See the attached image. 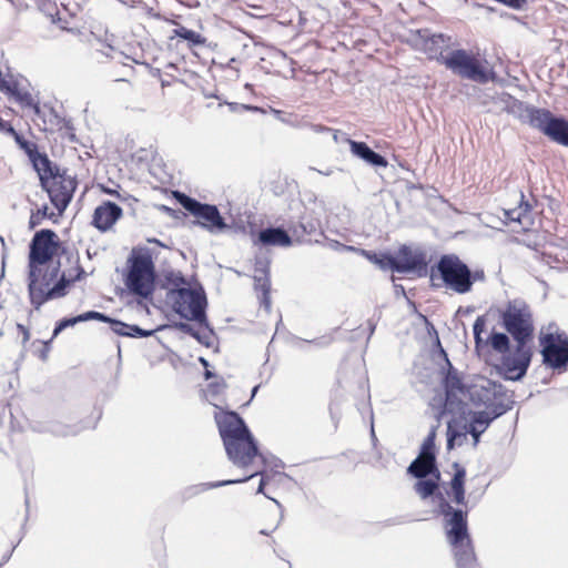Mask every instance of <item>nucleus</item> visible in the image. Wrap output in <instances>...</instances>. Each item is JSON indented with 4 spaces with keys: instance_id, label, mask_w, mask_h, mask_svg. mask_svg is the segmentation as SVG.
Returning a JSON list of instances; mask_svg holds the SVG:
<instances>
[{
    "instance_id": "dca6fc26",
    "label": "nucleus",
    "mask_w": 568,
    "mask_h": 568,
    "mask_svg": "<svg viewBox=\"0 0 568 568\" xmlns=\"http://www.w3.org/2000/svg\"><path fill=\"white\" fill-rule=\"evenodd\" d=\"M390 270L405 273L409 271H424L427 266L426 255L420 250L403 246L397 257L387 258Z\"/></svg>"
},
{
    "instance_id": "79ce46f5",
    "label": "nucleus",
    "mask_w": 568,
    "mask_h": 568,
    "mask_svg": "<svg viewBox=\"0 0 568 568\" xmlns=\"http://www.w3.org/2000/svg\"><path fill=\"white\" fill-rule=\"evenodd\" d=\"M485 318L483 316H478L473 325L474 335H481L485 329Z\"/></svg>"
},
{
    "instance_id": "6ab92c4d",
    "label": "nucleus",
    "mask_w": 568,
    "mask_h": 568,
    "mask_svg": "<svg viewBox=\"0 0 568 568\" xmlns=\"http://www.w3.org/2000/svg\"><path fill=\"white\" fill-rule=\"evenodd\" d=\"M347 141L349 143L352 153L357 158L364 160L373 166H387V160L373 151L365 142H357L349 139Z\"/></svg>"
},
{
    "instance_id": "052dcab7",
    "label": "nucleus",
    "mask_w": 568,
    "mask_h": 568,
    "mask_svg": "<svg viewBox=\"0 0 568 568\" xmlns=\"http://www.w3.org/2000/svg\"><path fill=\"white\" fill-rule=\"evenodd\" d=\"M105 192H106V193H109V194H113V193H114V192H113V191H111V190H105Z\"/></svg>"
},
{
    "instance_id": "9d476101",
    "label": "nucleus",
    "mask_w": 568,
    "mask_h": 568,
    "mask_svg": "<svg viewBox=\"0 0 568 568\" xmlns=\"http://www.w3.org/2000/svg\"><path fill=\"white\" fill-rule=\"evenodd\" d=\"M436 271L446 288L458 294L470 292V270L457 255H443L436 265Z\"/></svg>"
},
{
    "instance_id": "9b49d317",
    "label": "nucleus",
    "mask_w": 568,
    "mask_h": 568,
    "mask_svg": "<svg viewBox=\"0 0 568 568\" xmlns=\"http://www.w3.org/2000/svg\"><path fill=\"white\" fill-rule=\"evenodd\" d=\"M175 197L187 212L199 219L196 223L210 233H220L227 229L215 205L201 203L180 192H175Z\"/></svg>"
},
{
    "instance_id": "7ed1b4c3",
    "label": "nucleus",
    "mask_w": 568,
    "mask_h": 568,
    "mask_svg": "<svg viewBox=\"0 0 568 568\" xmlns=\"http://www.w3.org/2000/svg\"><path fill=\"white\" fill-rule=\"evenodd\" d=\"M59 271V263L29 268L28 292L30 303L36 310L50 300L65 295L68 281L63 275L58 280Z\"/></svg>"
},
{
    "instance_id": "2f4dec72",
    "label": "nucleus",
    "mask_w": 568,
    "mask_h": 568,
    "mask_svg": "<svg viewBox=\"0 0 568 568\" xmlns=\"http://www.w3.org/2000/svg\"><path fill=\"white\" fill-rule=\"evenodd\" d=\"M438 479L434 478H418V480L414 485V490L422 498L426 499L429 496L434 495L435 490L438 488L437 484Z\"/></svg>"
},
{
    "instance_id": "cd10ccee",
    "label": "nucleus",
    "mask_w": 568,
    "mask_h": 568,
    "mask_svg": "<svg viewBox=\"0 0 568 568\" xmlns=\"http://www.w3.org/2000/svg\"><path fill=\"white\" fill-rule=\"evenodd\" d=\"M554 142L568 148V121L557 116L547 135Z\"/></svg>"
},
{
    "instance_id": "39448f33",
    "label": "nucleus",
    "mask_w": 568,
    "mask_h": 568,
    "mask_svg": "<svg viewBox=\"0 0 568 568\" xmlns=\"http://www.w3.org/2000/svg\"><path fill=\"white\" fill-rule=\"evenodd\" d=\"M503 327L516 343H529L534 336V320L530 307L521 300L509 301L500 313Z\"/></svg>"
},
{
    "instance_id": "a18cd8bd",
    "label": "nucleus",
    "mask_w": 568,
    "mask_h": 568,
    "mask_svg": "<svg viewBox=\"0 0 568 568\" xmlns=\"http://www.w3.org/2000/svg\"><path fill=\"white\" fill-rule=\"evenodd\" d=\"M0 131L3 133H7V134L14 133V129L12 128V125L8 121H4L1 118H0Z\"/></svg>"
},
{
    "instance_id": "a878e982",
    "label": "nucleus",
    "mask_w": 568,
    "mask_h": 568,
    "mask_svg": "<svg viewBox=\"0 0 568 568\" xmlns=\"http://www.w3.org/2000/svg\"><path fill=\"white\" fill-rule=\"evenodd\" d=\"M254 286L256 291L262 292V303L265 305L266 308H270L271 306V300H270V288L271 283L267 274L266 266L264 265L261 268L255 270L254 275Z\"/></svg>"
},
{
    "instance_id": "c756f323",
    "label": "nucleus",
    "mask_w": 568,
    "mask_h": 568,
    "mask_svg": "<svg viewBox=\"0 0 568 568\" xmlns=\"http://www.w3.org/2000/svg\"><path fill=\"white\" fill-rule=\"evenodd\" d=\"M465 476H466L465 469L458 468L450 481L453 500L458 505H463L465 503V489H464Z\"/></svg>"
},
{
    "instance_id": "72a5a7b5",
    "label": "nucleus",
    "mask_w": 568,
    "mask_h": 568,
    "mask_svg": "<svg viewBox=\"0 0 568 568\" xmlns=\"http://www.w3.org/2000/svg\"><path fill=\"white\" fill-rule=\"evenodd\" d=\"M174 36L189 41L192 45L204 44L205 39L197 32L190 30L183 26L174 29Z\"/></svg>"
},
{
    "instance_id": "4d7b16f0",
    "label": "nucleus",
    "mask_w": 568,
    "mask_h": 568,
    "mask_svg": "<svg viewBox=\"0 0 568 568\" xmlns=\"http://www.w3.org/2000/svg\"><path fill=\"white\" fill-rule=\"evenodd\" d=\"M343 247H344L345 250H348V251H353V250H354V247H353V246H345V245H344Z\"/></svg>"
},
{
    "instance_id": "2eb2a0df",
    "label": "nucleus",
    "mask_w": 568,
    "mask_h": 568,
    "mask_svg": "<svg viewBox=\"0 0 568 568\" xmlns=\"http://www.w3.org/2000/svg\"><path fill=\"white\" fill-rule=\"evenodd\" d=\"M544 363L551 368H561L568 364V341L557 342L552 334L540 338Z\"/></svg>"
},
{
    "instance_id": "f3484780",
    "label": "nucleus",
    "mask_w": 568,
    "mask_h": 568,
    "mask_svg": "<svg viewBox=\"0 0 568 568\" xmlns=\"http://www.w3.org/2000/svg\"><path fill=\"white\" fill-rule=\"evenodd\" d=\"M505 407L499 404L496 410H479L469 413V420L467 423L469 433L473 437V445L476 447L479 443L480 435L489 427L493 420L504 415Z\"/></svg>"
},
{
    "instance_id": "5fc2aeb1",
    "label": "nucleus",
    "mask_w": 568,
    "mask_h": 568,
    "mask_svg": "<svg viewBox=\"0 0 568 568\" xmlns=\"http://www.w3.org/2000/svg\"><path fill=\"white\" fill-rule=\"evenodd\" d=\"M212 376L211 372L206 369L205 372V378L209 379Z\"/></svg>"
},
{
    "instance_id": "8fccbe9b",
    "label": "nucleus",
    "mask_w": 568,
    "mask_h": 568,
    "mask_svg": "<svg viewBox=\"0 0 568 568\" xmlns=\"http://www.w3.org/2000/svg\"><path fill=\"white\" fill-rule=\"evenodd\" d=\"M10 135H12V136L14 138V140H16V142H17V144H18L19 146H21V143H23V142H26V141H27L26 139H23V138H22L19 133H17L16 131H14V133H10Z\"/></svg>"
},
{
    "instance_id": "13d9d810",
    "label": "nucleus",
    "mask_w": 568,
    "mask_h": 568,
    "mask_svg": "<svg viewBox=\"0 0 568 568\" xmlns=\"http://www.w3.org/2000/svg\"><path fill=\"white\" fill-rule=\"evenodd\" d=\"M201 362L204 366H207V362L204 358H201Z\"/></svg>"
},
{
    "instance_id": "f704fd0d",
    "label": "nucleus",
    "mask_w": 568,
    "mask_h": 568,
    "mask_svg": "<svg viewBox=\"0 0 568 568\" xmlns=\"http://www.w3.org/2000/svg\"><path fill=\"white\" fill-rule=\"evenodd\" d=\"M489 343L494 351L505 354L509 351V337L505 333H493L489 337Z\"/></svg>"
},
{
    "instance_id": "ddd939ff",
    "label": "nucleus",
    "mask_w": 568,
    "mask_h": 568,
    "mask_svg": "<svg viewBox=\"0 0 568 568\" xmlns=\"http://www.w3.org/2000/svg\"><path fill=\"white\" fill-rule=\"evenodd\" d=\"M55 239L57 234L51 230H41L34 234L30 244L29 268L44 266L52 260L59 247Z\"/></svg>"
},
{
    "instance_id": "aec40b11",
    "label": "nucleus",
    "mask_w": 568,
    "mask_h": 568,
    "mask_svg": "<svg viewBox=\"0 0 568 568\" xmlns=\"http://www.w3.org/2000/svg\"><path fill=\"white\" fill-rule=\"evenodd\" d=\"M408 473L416 478H425L429 475H435L436 479L439 478V473L436 467L435 456L419 455L408 467Z\"/></svg>"
},
{
    "instance_id": "e2e57ef3",
    "label": "nucleus",
    "mask_w": 568,
    "mask_h": 568,
    "mask_svg": "<svg viewBox=\"0 0 568 568\" xmlns=\"http://www.w3.org/2000/svg\"><path fill=\"white\" fill-rule=\"evenodd\" d=\"M372 435H373V437H375V432H374L373 427H372Z\"/></svg>"
},
{
    "instance_id": "e433bc0d",
    "label": "nucleus",
    "mask_w": 568,
    "mask_h": 568,
    "mask_svg": "<svg viewBox=\"0 0 568 568\" xmlns=\"http://www.w3.org/2000/svg\"><path fill=\"white\" fill-rule=\"evenodd\" d=\"M52 213H49V207L44 205L31 214L29 225L31 229H34L40 225L44 219H50Z\"/></svg>"
},
{
    "instance_id": "c9c22d12",
    "label": "nucleus",
    "mask_w": 568,
    "mask_h": 568,
    "mask_svg": "<svg viewBox=\"0 0 568 568\" xmlns=\"http://www.w3.org/2000/svg\"><path fill=\"white\" fill-rule=\"evenodd\" d=\"M205 324V332H203L202 334H200L199 332H195L189 324H185V323H181L180 324V328L189 334H191L193 337H195L199 342L205 344V345H210V339L212 338V331L209 329L207 327V324L206 322L204 323Z\"/></svg>"
},
{
    "instance_id": "412c9836",
    "label": "nucleus",
    "mask_w": 568,
    "mask_h": 568,
    "mask_svg": "<svg viewBox=\"0 0 568 568\" xmlns=\"http://www.w3.org/2000/svg\"><path fill=\"white\" fill-rule=\"evenodd\" d=\"M469 434L466 422L452 419L447 424V448L453 449L455 446H462L467 442Z\"/></svg>"
},
{
    "instance_id": "20e7f679",
    "label": "nucleus",
    "mask_w": 568,
    "mask_h": 568,
    "mask_svg": "<svg viewBox=\"0 0 568 568\" xmlns=\"http://www.w3.org/2000/svg\"><path fill=\"white\" fill-rule=\"evenodd\" d=\"M41 186L47 191L51 203L62 214L70 204L73 193L77 189V180L68 174L65 170H60L52 162L49 168L38 173Z\"/></svg>"
},
{
    "instance_id": "f8f14e48",
    "label": "nucleus",
    "mask_w": 568,
    "mask_h": 568,
    "mask_svg": "<svg viewBox=\"0 0 568 568\" xmlns=\"http://www.w3.org/2000/svg\"><path fill=\"white\" fill-rule=\"evenodd\" d=\"M531 357L532 348L529 343H516L513 351L503 354L499 372L506 379L519 381L526 375Z\"/></svg>"
},
{
    "instance_id": "4468645a",
    "label": "nucleus",
    "mask_w": 568,
    "mask_h": 568,
    "mask_svg": "<svg viewBox=\"0 0 568 568\" xmlns=\"http://www.w3.org/2000/svg\"><path fill=\"white\" fill-rule=\"evenodd\" d=\"M514 113L517 118L531 128L542 132L546 136L549 133V128L552 126L557 116L546 109H539L532 105L517 102L514 104Z\"/></svg>"
},
{
    "instance_id": "680f3d73",
    "label": "nucleus",
    "mask_w": 568,
    "mask_h": 568,
    "mask_svg": "<svg viewBox=\"0 0 568 568\" xmlns=\"http://www.w3.org/2000/svg\"><path fill=\"white\" fill-rule=\"evenodd\" d=\"M273 501H274L278 507H281V505H280L278 500L273 499Z\"/></svg>"
},
{
    "instance_id": "c85d7f7f",
    "label": "nucleus",
    "mask_w": 568,
    "mask_h": 568,
    "mask_svg": "<svg viewBox=\"0 0 568 568\" xmlns=\"http://www.w3.org/2000/svg\"><path fill=\"white\" fill-rule=\"evenodd\" d=\"M164 287L166 293H176L192 288L187 280L179 271H170L164 276Z\"/></svg>"
},
{
    "instance_id": "7c9ffc66",
    "label": "nucleus",
    "mask_w": 568,
    "mask_h": 568,
    "mask_svg": "<svg viewBox=\"0 0 568 568\" xmlns=\"http://www.w3.org/2000/svg\"><path fill=\"white\" fill-rule=\"evenodd\" d=\"M418 34L424 41L423 50L429 54L437 53L446 42L443 34H430L427 30L419 31Z\"/></svg>"
},
{
    "instance_id": "864d4df0",
    "label": "nucleus",
    "mask_w": 568,
    "mask_h": 568,
    "mask_svg": "<svg viewBox=\"0 0 568 568\" xmlns=\"http://www.w3.org/2000/svg\"><path fill=\"white\" fill-rule=\"evenodd\" d=\"M474 338H475L476 346H479V344L481 343V335H474Z\"/></svg>"
},
{
    "instance_id": "f03ea898",
    "label": "nucleus",
    "mask_w": 568,
    "mask_h": 568,
    "mask_svg": "<svg viewBox=\"0 0 568 568\" xmlns=\"http://www.w3.org/2000/svg\"><path fill=\"white\" fill-rule=\"evenodd\" d=\"M444 516L446 538L452 548L457 568H479L468 532L467 513L455 509L446 500L439 504Z\"/></svg>"
},
{
    "instance_id": "49530a36",
    "label": "nucleus",
    "mask_w": 568,
    "mask_h": 568,
    "mask_svg": "<svg viewBox=\"0 0 568 568\" xmlns=\"http://www.w3.org/2000/svg\"><path fill=\"white\" fill-rule=\"evenodd\" d=\"M484 280H485L484 271H475L474 273L470 271L471 285L477 281H484Z\"/></svg>"
},
{
    "instance_id": "4be33fe9",
    "label": "nucleus",
    "mask_w": 568,
    "mask_h": 568,
    "mask_svg": "<svg viewBox=\"0 0 568 568\" xmlns=\"http://www.w3.org/2000/svg\"><path fill=\"white\" fill-rule=\"evenodd\" d=\"M442 353L446 357L447 364L449 366V371L445 377V388L447 398L449 399L450 397H456L462 402L463 398L466 397L467 386L465 387L457 372L452 367L449 361L447 359L446 353L443 349Z\"/></svg>"
},
{
    "instance_id": "58836bf2",
    "label": "nucleus",
    "mask_w": 568,
    "mask_h": 568,
    "mask_svg": "<svg viewBox=\"0 0 568 568\" xmlns=\"http://www.w3.org/2000/svg\"><path fill=\"white\" fill-rule=\"evenodd\" d=\"M292 234L296 237H302L306 234H312L316 231V225L313 222H300L298 225L291 229Z\"/></svg>"
},
{
    "instance_id": "37998d69",
    "label": "nucleus",
    "mask_w": 568,
    "mask_h": 568,
    "mask_svg": "<svg viewBox=\"0 0 568 568\" xmlns=\"http://www.w3.org/2000/svg\"><path fill=\"white\" fill-rule=\"evenodd\" d=\"M368 257L376 264H378L382 268H390L389 264L387 263V258H389L390 256H384L382 258L377 257L376 255H373V256H369Z\"/></svg>"
},
{
    "instance_id": "de8ad7c7",
    "label": "nucleus",
    "mask_w": 568,
    "mask_h": 568,
    "mask_svg": "<svg viewBox=\"0 0 568 568\" xmlns=\"http://www.w3.org/2000/svg\"><path fill=\"white\" fill-rule=\"evenodd\" d=\"M17 327L23 334V343H27L30 338L29 329L22 324H18Z\"/></svg>"
},
{
    "instance_id": "6e6552de",
    "label": "nucleus",
    "mask_w": 568,
    "mask_h": 568,
    "mask_svg": "<svg viewBox=\"0 0 568 568\" xmlns=\"http://www.w3.org/2000/svg\"><path fill=\"white\" fill-rule=\"evenodd\" d=\"M466 397L476 405L484 406L487 410H496L503 405L505 412L511 409L513 400L501 384H497L488 378L480 377L467 386Z\"/></svg>"
},
{
    "instance_id": "5701e85b",
    "label": "nucleus",
    "mask_w": 568,
    "mask_h": 568,
    "mask_svg": "<svg viewBox=\"0 0 568 568\" xmlns=\"http://www.w3.org/2000/svg\"><path fill=\"white\" fill-rule=\"evenodd\" d=\"M258 240L262 244L268 246L288 247L292 244V239L286 231L280 227H268L262 230L258 234Z\"/></svg>"
},
{
    "instance_id": "473e14b6",
    "label": "nucleus",
    "mask_w": 568,
    "mask_h": 568,
    "mask_svg": "<svg viewBox=\"0 0 568 568\" xmlns=\"http://www.w3.org/2000/svg\"><path fill=\"white\" fill-rule=\"evenodd\" d=\"M8 95L13 98L20 105L33 108L36 112H39V106L33 102L32 95L27 90L19 88L18 83L14 84V89Z\"/></svg>"
},
{
    "instance_id": "4c0bfd02",
    "label": "nucleus",
    "mask_w": 568,
    "mask_h": 568,
    "mask_svg": "<svg viewBox=\"0 0 568 568\" xmlns=\"http://www.w3.org/2000/svg\"><path fill=\"white\" fill-rule=\"evenodd\" d=\"M521 202L518 209L505 211V215L511 221H521L523 212L527 213L530 210V206L527 202H524V194H520Z\"/></svg>"
},
{
    "instance_id": "a19ab883",
    "label": "nucleus",
    "mask_w": 568,
    "mask_h": 568,
    "mask_svg": "<svg viewBox=\"0 0 568 568\" xmlns=\"http://www.w3.org/2000/svg\"><path fill=\"white\" fill-rule=\"evenodd\" d=\"M262 474L260 470H256L254 473H251L250 475L243 477V478H239V479H227V480H221V481H215V483H210L207 484V488H217V487H222V486H227V485H233V484H239V483H244L246 480H248L250 478L256 476V475H260Z\"/></svg>"
},
{
    "instance_id": "f257e3e1",
    "label": "nucleus",
    "mask_w": 568,
    "mask_h": 568,
    "mask_svg": "<svg viewBox=\"0 0 568 568\" xmlns=\"http://www.w3.org/2000/svg\"><path fill=\"white\" fill-rule=\"evenodd\" d=\"M215 418L227 458L240 468L248 467L260 454L244 420L234 412L224 413Z\"/></svg>"
},
{
    "instance_id": "6e6d98bb",
    "label": "nucleus",
    "mask_w": 568,
    "mask_h": 568,
    "mask_svg": "<svg viewBox=\"0 0 568 568\" xmlns=\"http://www.w3.org/2000/svg\"><path fill=\"white\" fill-rule=\"evenodd\" d=\"M257 389H258V386H255V387L253 388V390H252V397H254V396H255V394H256Z\"/></svg>"
},
{
    "instance_id": "a211bd4d",
    "label": "nucleus",
    "mask_w": 568,
    "mask_h": 568,
    "mask_svg": "<svg viewBox=\"0 0 568 568\" xmlns=\"http://www.w3.org/2000/svg\"><path fill=\"white\" fill-rule=\"evenodd\" d=\"M122 209L110 201L103 202L93 213L92 224L101 232L109 231L122 216Z\"/></svg>"
},
{
    "instance_id": "603ef678",
    "label": "nucleus",
    "mask_w": 568,
    "mask_h": 568,
    "mask_svg": "<svg viewBox=\"0 0 568 568\" xmlns=\"http://www.w3.org/2000/svg\"><path fill=\"white\" fill-rule=\"evenodd\" d=\"M160 209L168 214H172L174 212V210H172L171 207H169L166 205H161Z\"/></svg>"
},
{
    "instance_id": "09e8293b",
    "label": "nucleus",
    "mask_w": 568,
    "mask_h": 568,
    "mask_svg": "<svg viewBox=\"0 0 568 568\" xmlns=\"http://www.w3.org/2000/svg\"><path fill=\"white\" fill-rule=\"evenodd\" d=\"M312 129H313V131H314V132H316V133L331 131V129H329V128H326V126L321 125V124H313V125H312Z\"/></svg>"
},
{
    "instance_id": "ea45409f",
    "label": "nucleus",
    "mask_w": 568,
    "mask_h": 568,
    "mask_svg": "<svg viewBox=\"0 0 568 568\" xmlns=\"http://www.w3.org/2000/svg\"><path fill=\"white\" fill-rule=\"evenodd\" d=\"M435 429H432L427 437L424 439L422 452L419 455L423 456H435L434 448H435Z\"/></svg>"
},
{
    "instance_id": "1a4fd4ad",
    "label": "nucleus",
    "mask_w": 568,
    "mask_h": 568,
    "mask_svg": "<svg viewBox=\"0 0 568 568\" xmlns=\"http://www.w3.org/2000/svg\"><path fill=\"white\" fill-rule=\"evenodd\" d=\"M165 300L181 317L205 323L206 296L201 287H192L185 291H178L176 293H166Z\"/></svg>"
},
{
    "instance_id": "b1692460",
    "label": "nucleus",
    "mask_w": 568,
    "mask_h": 568,
    "mask_svg": "<svg viewBox=\"0 0 568 568\" xmlns=\"http://www.w3.org/2000/svg\"><path fill=\"white\" fill-rule=\"evenodd\" d=\"M20 149H22L26 152L37 173L43 171L45 168H49L51 161L49 160L47 154L40 153L38 151V146L34 142L26 141L21 143Z\"/></svg>"
},
{
    "instance_id": "423d86ee",
    "label": "nucleus",
    "mask_w": 568,
    "mask_h": 568,
    "mask_svg": "<svg viewBox=\"0 0 568 568\" xmlns=\"http://www.w3.org/2000/svg\"><path fill=\"white\" fill-rule=\"evenodd\" d=\"M444 64L458 77L478 83H487L494 79V71L488 67L486 60H480L463 49L452 51L444 59Z\"/></svg>"
},
{
    "instance_id": "3c124183",
    "label": "nucleus",
    "mask_w": 568,
    "mask_h": 568,
    "mask_svg": "<svg viewBox=\"0 0 568 568\" xmlns=\"http://www.w3.org/2000/svg\"><path fill=\"white\" fill-rule=\"evenodd\" d=\"M265 480L262 478L257 488V494L264 493Z\"/></svg>"
},
{
    "instance_id": "c03bdc74",
    "label": "nucleus",
    "mask_w": 568,
    "mask_h": 568,
    "mask_svg": "<svg viewBox=\"0 0 568 568\" xmlns=\"http://www.w3.org/2000/svg\"><path fill=\"white\" fill-rule=\"evenodd\" d=\"M227 105H229V108H230V110L232 112H237L240 110H253L252 106H248V105H245V104H239V103H235V102H230V103H227ZM256 108H254V110Z\"/></svg>"
},
{
    "instance_id": "0eeeda50",
    "label": "nucleus",
    "mask_w": 568,
    "mask_h": 568,
    "mask_svg": "<svg viewBox=\"0 0 568 568\" xmlns=\"http://www.w3.org/2000/svg\"><path fill=\"white\" fill-rule=\"evenodd\" d=\"M130 267L125 285L131 293L148 298L154 292L155 270L148 252L133 255L129 260Z\"/></svg>"
},
{
    "instance_id": "393cba45",
    "label": "nucleus",
    "mask_w": 568,
    "mask_h": 568,
    "mask_svg": "<svg viewBox=\"0 0 568 568\" xmlns=\"http://www.w3.org/2000/svg\"><path fill=\"white\" fill-rule=\"evenodd\" d=\"M89 320L109 321V317L102 313L89 311L74 317L63 318L57 324L53 331V337L58 336L67 327H71L78 323L85 322Z\"/></svg>"
},
{
    "instance_id": "bf43d9fd",
    "label": "nucleus",
    "mask_w": 568,
    "mask_h": 568,
    "mask_svg": "<svg viewBox=\"0 0 568 568\" xmlns=\"http://www.w3.org/2000/svg\"><path fill=\"white\" fill-rule=\"evenodd\" d=\"M261 534L262 535H268V532L266 530H261Z\"/></svg>"
},
{
    "instance_id": "bb28decb",
    "label": "nucleus",
    "mask_w": 568,
    "mask_h": 568,
    "mask_svg": "<svg viewBox=\"0 0 568 568\" xmlns=\"http://www.w3.org/2000/svg\"><path fill=\"white\" fill-rule=\"evenodd\" d=\"M108 322L111 324L112 331L122 336L146 337L153 333V331H144L136 325H128L123 322L111 320L110 317Z\"/></svg>"
}]
</instances>
